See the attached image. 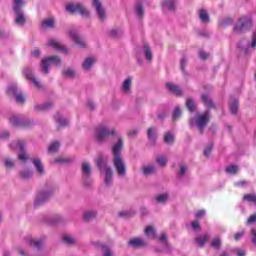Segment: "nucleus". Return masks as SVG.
<instances>
[{
    "label": "nucleus",
    "mask_w": 256,
    "mask_h": 256,
    "mask_svg": "<svg viewBox=\"0 0 256 256\" xmlns=\"http://www.w3.org/2000/svg\"><path fill=\"white\" fill-rule=\"evenodd\" d=\"M123 150V138L119 137L116 144L112 146L113 165L120 177H125L127 168L125 167V161L121 156Z\"/></svg>",
    "instance_id": "f257e3e1"
},
{
    "label": "nucleus",
    "mask_w": 256,
    "mask_h": 256,
    "mask_svg": "<svg viewBox=\"0 0 256 256\" xmlns=\"http://www.w3.org/2000/svg\"><path fill=\"white\" fill-rule=\"evenodd\" d=\"M96 165L105 173L104 183L105 185H111L113 183V170L107 166V158L103 157V155L98 156L96 159Z\"/></svg>",
    "instance_id": "f03ea898"
},
{
    "label": "nucleus",
    "mask_w": 256,
    "mask_h": 256,
    "mask_svg": "<svg viewBox=\"0 0 256 256\" xmlns=\"http://www.w3.org/2000/svg\"><path fill=\"white\" fill-rule=\"evenodd\" d=\"M211 119V112L209 109H207L204 113L202 114H197L195 118L190 119V125L196 126L200 133H203V129L207 127V123H209V120Z\"/></svg>",
    "instance_id": "7ed1b4c3"
},
{
    "label": "nucleus",
    "mask_w": 256,
    "mask_h": 256,
    "mask_svg": "<svg viewBox=\"0 0 256 256\" xmlns=\"http://www.w3.org/2000/svg\"><path fill=\"white\" fill-rule=\"evenodd\" d=\"M251 27H253V19H251V16H241L234 26V33H237L238 35L246 33Z\"/></svg>",
    "instance_id": "20e7f679"
},
{
    "label": "nucleus",
    "mask_w": 256,
    "mask_h": 256,
    "mask_svg": "<svg viewBox=\"0 0 256 256\" xmlns=\"http://www.w3.org/2000/svg\"><path fill=\"white\" fill-rule=\"evenodd\" d=\"M23 5H25V2L23 0H14L13 9L16 15V25H25V22L27 21L25 19V14H23V10H21V7H23Z\"/></svg>",
    "instance_id": "39448f33"
},
{
    "label": "nucleus",
    "mask_w": 256,
    "mask_h": 256,
    "mask_svg": "<svg viewBox=\"0 0 256 256\" xmlns=\"http://www.w3.org/2000/svg\"><path fill=\"white\" fill-rule=\"evenodd\" d=\"M111 135H115V130H109L106 126L100 125L96 128L95 138L99 143H103V141H107L108 137Z\"/></svg>",
    "instance_id": "423d86ee"
},
{
    "label": "nucleus",
    "mask_w": 256,
    "mask_h": 256,
    "mask_svg": "<svg viewBox=\"0 0 256 256\" xmlns=\"http://www.w3.org/2000/svg\"><path fill=\"white\" fill-rule=\"evenodd\" d=\"M51 63H54V65L59 66L61 65V58L57 56H49L43 58L41 61V67L42 73H44V75H47V73H49V67H51Z\"/></svg>",
    "instance_id": "0eeeda50"
},
{
    "label": "nucleus",
    "mask_w": 256,
    "mask_h": 256,
    "mask_svg": "<svg viewBox=\"0 0 256 256\" xmlns=\"http://www.w3.org/2000/svg\"><path fill=\"white\" fill-rule=\"evenodd\" d=\"M66 11L69 13H79L82 17H89V10L81 3H69L66 5Z\"/></svg>",
    "instance_id": "6e6552de"
},
{
    "label": "nucleus",
    "mask_w": 256,
    "mask_h": 256,
    "mask_svg": "<svg viewBox=\"0 0 256 256\" xmlns=\"http://www.w3.org/2000/svg\"><path fill=\"white\" fill-rule=\"evenodd\" d=\"M11 149L15 151H20L21 153L18 155V159L20 161H27V152H25V141H16L10 144Z\"/></svg>",
    "instance_id": "1a4fd4ad"
},
{
    "label": "nucleus",
    "mask_w": 256,
    "mask_h": 256,
    "mask_svg": "<svg viewBox=\"0 0 256 256\" xmlns=\"http://www.w3.org/2000/svg\"><path fill=\"white\" fill-rule=\"evenodd\" d=\"M10 123L14 127H29V125H31V122L21 115L11 116Z\"/></svg>",
    "instance_id": "9d476101"
},
{
    "label": "nucleus",
    "mask_w": 256,
    "mask_h": 256,
    "mask_svg": "<svg viewBox=\"0 0 256 256\" xmlns=\"http://www.w3.org/2000/svg\"><path fill=\"white\" fill-rule=\"evenodd\" d=\"M8 95H14L16 103H25V96L17 91V85L12 84L7 89Z\"/></svg>",
    "instance_id": "9b49d317"
},
{
    "label": "nucleus",
    "mask_w": 256,
    "mask_h": 256,
    "mask_svg": "<svg viewBox=\"0 0 256 256\" xmlns=\"http://www.w3.org/2000/svg\"><path fill=\"white\" fill-rule=\"evenodd\" d=\"M82 175L84 179V184L91 185V180H89V177H91V166L87 162H84L82 164Z\"/></svg>",
    "instance_id": "f8f14e48"
},
{
    "label": "nucleus",
    "mask_w": 256,
    "mask_h": 256,
    "mask_svg": "<svg viewBox=\"0 0 256 256\" xmlns=\"http://www.w3.org/2000/svg\"><path fill=\"white\" fill-rule=\"evenodd\" d=\"M23 74L28 79V81H32L33 85L37 87V89H41L42 85L35 77H33V72L31 68H24Z\"/></svg>",
    "instance_id": "ddd939ff"
},
{
    "label": "nucleus",
    "mask_w": 256,
    "mask_h": 256,
    "mask_svg": "<svg viewBox=\"0 0 256 256\" xmlns=\"http://www.w3.org/2000/svg\"><path fill=\"white\" fill-rule=\"evenodd\" d=\"M92 5L94 7V9L96 10V13L99 17V19H101V21H103L105 19V8H103V4H101L100 0H92Z\"/></svg>",
    "instance_id": "4468645a"
},
{
    "label": "nucleus",
    "mask_w": 256,
    "mask_h": 256,
    "mask_svg": "<svg viewBox=\"0 0 256 256\" xmlns=\"http://www.w3.org/2000/svg\"><path fill=\"white\" fill-rule=\"evenodd\" d=\"M69 35L71 39H73V41L76 43V45H78V47H87V42H85V40L82 37H80L79 34H77L76 30H71Z\"/></svg>",
    "instance_id": "2eb2a0df"
},
{
    "label": "nucleus",
    "mask_w": 256,
    "mask_h": 256,
    "mask_svg": "<svg viewBox=\"0 0 256 256\" xmlns=\"http://www.w3.org/2000/svg\"><path fill=\"white\" fill-rule=\"evenodd\" d=\"M48 46L52 47L53 49H56L57 51H62L63 53H67V49L63 47V44H61V42L55 39L48 40Z\"/></svg>",
    "instance_id": "dca6fc26"
},
{
    "label": "nucleus",
    "mask_w": 256,
    "mask_h": 256,
    "mask_svg": "<svg viewBox=\"0 0 256 256\" xmlns=\"http://www.w3.org/2000/svg\"><path fill=\"white\" fill-rule=\"evenodd\" d=\"M51 197V192H42L37 195L35 200V205H41V203H45V201H49Z\"/></svg>",
    "instance_id": "f3484780"
},
{
    "label": "nucleus",
    "mask_w": 256,
    "mask_h": 256,
    "mask_svg": "<svg viewBox=\"0 0 256 256\" xmlns=\"http://www.w3.org/2000/svg\"><path fill=\"white\" fill-rule=\"evenodd\" d=\"M166 87L168 91H170V93H173V95H176V97H181L183 95V91H181V88L173 83H167Z\"/></svg>",
    "instance_id": "a211bd4d"
},
{
    "label": "nucleus",
    "mask_w": 256,
    "mask_h": 256,
    "mask_svg": "<svg viewBox=\"0 0 256 256\" xmlns=\"http://www.w3.org/2000/svg\"><path fill=\"white\" fill-rule=\"evenodd\" d=\"M177 7L176 0H164L162 2V8L164 11H173Z\"/></svg>",
    "instance_id": "6ab92c4d"
},
{
    "label": "nucleus",
    "mask_w": 256,
    "mask_h": 256,
    "mask_svg": "<svg viewBox=\"0 0 256 256\" xmlns=\"http://www.w3.org/2000/svg\"><path fill=\"white\" fill-rule=\"evenodd\" d=\"M96 61L97 60L93 57L86 58L82 63V69L84 71H89L93 67V65H95Z\"/></svg>",
    "instance_id": "aec40b11"
},
{
    "label": "nucleus",
    "mask_w": 256,
    "mask_h": 256,
    "mask_svg": "<svg viewBox=\"0 0 256 256\" xmlns=\"http://www.w3.org/2000/svg\"><path fill=\"white\" fill-rule=\"evenodd\" d=\"M142 51H143L147 61H152L153 52L151 51V47H149V44L144 43L143 46H142Z\"/></svg>",
    "instance_id": "412c9836"
},
{
    "label": "nucleus",
    "mask_w": 256,
    "mask_h": 256,
    "mask_svg": "<svg viewBox=\"0 0 256 256\" xmlns=\"http://www.w3.org/2000/svg\"><path fill=\"white\" fill-rule=\"evenodd\" d=\"M32 163L34 164V167L36 168V170L40 175H43L45 173V169L43 168V163L41 162V159L34 158L32 160Z\"/></svg>",
    "instance_id": "4be33fe9"
},
{
    "label": "nucleus",
    "mask_w": 256,
    "mask_h": 256,
    "mask_svg": "<svg viewBox=\"0 0 256 256\" xmlns=\"http://www.w3.org/2000/svg\"><path fill=\"white\" fill-rule=\"evenodd\" d=\"M54 118L59 127H67L69 125V120L63 118L61 114H56Z\"/></svg>",
    "instance_id": "5701e85b"
},
{
    "label": "nucleus",
    "mask_w": 256,
    "mask_h": 256,
    "mask_svg": "<svg viewBox=\"0 0 256 256\" xmlns=\"http://www.w3.org/2000/svg\"><path fill=\"white\" fill-rule=\"evenodd\" d=\"M142 171L144 175L149 176L157 173V168H155V165H147L142 168Z\"/></svg>",
    "instance_id": "b1692460"
},
{
    "label": "nucleus",
    "mask_w": 256,
    "mask_h": 256,
    "mask_svg": "<svg viewBox=\"0 0 256 256\" xmlns=\"http://www.w3.org/2000/svg\"><path fill=\"white\" fill-rule=\"evenodd\" d=\"M147 137L150 143H155V141H157V130L155 128H149Z\"/></svg>",
    "instance_id": "393cba45"
},
{
    "label": "nucleus",
    "mask_w": 256,
    "mask_h": 256,
    "mask_svg": "<svg viewBox=\"0 0 256 256\" xmlns=\"http://www.w3.org/2000/svg\"><path fill=\"white\" fill-rule=\"evenodd\" d=\"M131 77H128L124 80L123 84H122V91L124 93H131Z\"/></svg>",
    "instance_id": "a878e982"
},
{
    "label": "nucleus",
    "mask_w": 256,
    "mask_h": 256,
    "mask_svg": "<svg viewBox=\"0 0 256 256\" xmlns=\"http://www.w3.org/2000/svg\"><path fill=\"white\" fill-rule=\"evenodd\" d=\"M128 245H130L131 247H144L145 241L140 238H133L129 241Z\"/></svg>",
    "instance_id": "bb28decb"
},
{
    "label": "nucleus",
    "mask_w": 256,
    "mask_h": 256,
    "mask_svg": "<svg viewBox=\"0 0 256 256\" xmlns=\"http://www.w3.org/2000/svg\"><path fill=\"white\" fill-rule=\"evenodd\" d=\"M209 240V234H204L200 237L195 238V242L199 245V247H204L205 243Z\"/></svg>",
    "instance_id": "cd10ccee"
},
{
    "label": "nucleus",
    "mask_w": 256,
    "mask_h": 256,
    "mask_svg": "<svg viewBox=\"0 0 256 256\" xmlns=\"http://www.w3.org/2000/svg\"><path fill=\"white\" fill-rule=\"evenodd\" d=\"M27 244L30 245V247H35V249H41V247H43V241L41 240L28 239Z\"/></svg>",
    "instance_id": "c85d7f7f"
},
{
    "label": "nucleus",
    "mask_w": 256,
    "mask_h": 256,
    "mask_svg": "<svg viewBox=\"0 0 256 256\" xmlns=\"http://www.w3.org/2000/svg\"><path fill=\"white\" fill-rule=\"evenodd\" d=\"M175 141V135L171 132H167L165 135H164V142L167 144V145H173Z\"/></svg>",
    "instance_id": "c756f323"
},
{
    "label": "nucleus",
    "mask_w": 256,
    "mask_h": 256,
    "mask_svg": "<svg viewBox=\"0 0 256 256\" xmlns=\"http://www.w3.org/2000/svg\"><path fill=\"white\" fill-rule=\"evenodd\" d=\"M230 111L233 115L237 114V110L239 109V101L232 100L229 102Z\"/></svg>",
    "instance_id": "7c9ffc66"
},
{
    "label": "nucleus",
    "mask_w": 256,
    "mask_h": 256,
    "mask_svg": "<svg viewBox=\"0 0 256 256\" xmlns=\"http://www.w3.org/2000/svg\"><path fill=\"white\" fill-rule=\"evenodd\" d=\"M53 107V103L39 104L35 106V111H47Z\"/></svg>",
    "instance_id": "2f4dec72"
},
{
    "label": "nucleus",
    "mask_w": 256,
    "mask_h": 256,
    "mask_svg": "<svg viewBox=\"0 0 256 256\" xmlns=\"http://www.w3.org/2000/svg\"><path fill=\"white\" fill-rule=\"evenodd\" d=\"M145 235L148 237V239H155L157 235L155 234V229H153L151 226H147L145 229Z\"/></svg>",
    "instance_id": "473e14b6"
},
{
    "label": "nucleus",
    "mask_w": 256,
    "mask_h": 256,
    "mask_svg": "<svg viewBox=\"0 0 256 256\" xmlns=\"http://www.w3.org/2000/svg\"><path fill=\"white\" fill-rule=\"evenodd\" d=\"M54 25H55V20H53L52 18L46 19L42 22L43 29H51L54 27Z\"/></svg>",
    "instance_id": "72a5a7b5"
},
{
    "label": "nucleus",
    "mask_w": 256,
    "mask_h": 256,
    "mask_svg": "<svg viewBox=\"0 0 256 256\" xmlns=\"http://www.w3.org/2000/svg\"><path fill=\"white\" fill-rule=\"evenodd\" d=\"M97 217V213L95 211H87L83 215L84 221H91Z\"/></svg>",
    "instance_id": "f704fd0d"
},
{
    "label": "nucleus",
    "mask_w": 256,
    "mask_h": 256,
    "mask_svg": "<svg viewBox=\"0 0 256 256\" xmlns=\"http://www.w3.org/2000/svg\"><path fill=\"white\" fill-rule=\"evenodd\" d=\"M63 77H66V79H73L76 75L75 70L68 68L62 72Z\"/></svg>",
    "instance_id": "c9c22d12"
},
{
    "label": "nucleus",
    "mask_w": 256,
    "mask_h": 256,
    "mask_svg": "<svg viewBox=\"0 0 256 256\" xmlns=\"http://www.w3.org/2000/svg\"><path fill=\"white\" fill-rule=\"evenodd\" d=\"M199 18L202 23H209V13H207L205 10L199 11Z\"/></svg>",
    "instance_id": "e433bc0d"
},
{
    "label": "nucleus",
    "mask_w": 256,
    "mask_h": 256,
    "mask_svg": "<svg viewBox=\"0 0 256 256\" xmlns=\"http://www.w3.org/2000/svg\"><path fill=\"white\" fill-rule=\"evenodd\" d=\"M202 101H203L204 105H206V107H208V109H211V107H214L213 101L211 100V98H209V96H207V94L202 95Z\"/></svg>",
    "instance_id": "4c0bfd02"
},
{
    "label": "nucleus",
    "mask_w": 256,
    "mask_h": 256,
    "mask_svg": "<svg viewBox=\"0 0 256 256\" xmlns=\"http://www.w3.org/2000/svg\"><path fill=\"white\" fill-rule=\"evenodd\" d=\"M211 247H213V249L219 250L221 249V238L220 237H215L212 241H211Z\"/></svg>",
    "instance_id": "58836bf2"
},
{
    "label": "nucleus",
    "mask_w": 256,
    "mask_h": 256,
    "mask_svg": "<svg viewBox=\"0 0 256 256\" xmlns=\"http://www.w3.org/2000/svg\"><path fill=\"white\" fill-rule=\"evenodd\" d=\"M59 147H60L59 142H53L48 147V153H50V154L57 153V151H59Z\"/></svg>",
    "instance_id": "ea45409f"
},
{
    "label": "nucleus",
    "mask_w": 256,
    "mask_h": 256,
    "mask_svg": "<svg viewBox=\"0 0 256 256\" xmlns=\"http://www.w3.org/2000/svg\"><path fill=\"white\" fill-rule=\"evenodd\" d=\"M20 177H21V179H31V177H33V172L24 170V171L20 172Z\"/></svg>",
    "instance_id": "a19ab883"
},
{
    "label": "nucleus",
    "mask_w": 256,
    "mask_h": 256,
    "mask_svg": "<svg viewBox=\"0 0 256 256\" xmlns=\"http://www.w3.org/2000/svg\"><path fill=\"white\" fill-rule=\"evenodd\" d=\"M186 107L191 112L195 111V102L191 98H188L186 101Z\"/></svg>",
    "instance_id": "79ce46f5"
},
{
    "label": "nucleus",
    "mask_w": 256,
    "mask_h": 256,
    "mask_svg": "<svg viewBox=\"0 0 256 256\" xmlns=\"http://www.w3.org/2000/svg\"><path fill=\"white\" fill-rule=\"evenodd\" d=\"M63 241L67 245H73V243L76 242V240L73 238V236H70V235H64L63 236Z\"/></svg>",
    "instance_id": "37998d69"
},
{
    "label": "nucleus",
    "mask_w": 256,
    "mask_h": 256,
    "mask_svg": "<svg viewBox=\"0 0 256 256\" xmlns=\"http://www.w3.org/2000/svg\"><path fill=\"white\" fill-rule=\"evenodd\" d=\"M239 171V168L236 165H231L226 168V173L230 175H235Z\"/></svg>",
    "instance_id": "c03bdc74"
},
{
    "label": "nucleus",
    "mask_w": 256,
    "mask_h": 256,
    "mask_svg": "<svg viewBox=\"0 0 256 256\" xmlns=\"http://www.w3.org/2000/svg\"><path fill=\"white\" fill-rule=\"evenodd\" d=\"M244 201H248L249 203H255L256 205V196L253 194H246L243 197Z\"/></svg>",
    "instance_id": "a18cd8bd"
},
{
    "label": "nucleus",
    "mask_w": 256,
    "mask_h": 256,
    "mask_svg": "<svg viewBox=\"0 0 256 256\" xmlns=\"http://www.w3.org/2000/svg\"><path fill=\"white\" fill-rule=\"evenodd\" d=\"M156 162L158 163V165H160V167H165V165H167V157L160 156L156 159Z\"/></svg>",
    "instance_id": "49530a36"
},
{
    "label": "nucleus",
    "mask_w": 256,
    "mask_h": 256,
    "mask_svg": "<svg viewBox=\"0 0 256 256\" xmlns=\"http://www.w3.org/2000/svg\"><path fill=\"white\" fill-rule=\"evenodd\" d=\"M135 12L139 19H141L143 17V6L141 4H137L135 7Z\"/></svg>",
    "instance_id": "de8ad7c7"
},
{
    "label": "nucleus",
    "mask_w": 256,
    "mask_h": 256,
    "mask_svg": "<svg viewBox=\"0 0 256 256\" xmlns=\"http://www.w3.org/2000/svg\"><path fill=\"white\" fill-rule=\"evenodd\" d=\"M167 199H169V196H167V194H161L156 197L157 203H165Z\"/></svg>",
    "instance_id": "09e8293b"
},
{
    "label": "nucleus",
    "mask_w": 256,
    "mask_h": 256,
    "mask_svg": "<svg viewBox=\"0 0 256 256\" xmlns=\"http://www.w3.org/2000/svg\"><path fill=\"white\" fill-rule=\"evenodd\" d=\"M121 35H123V32L119 29H113L110 31L111 37H121Z\"/></svg>",
    "instance_id": "8fccbe9b"
},
{
    "label": "nucleus",
    "mask_w": 256,
    "mask_h": 256,
    "mask_svg": "<svg viewBox=\"0 0 256 256\" xmlns=\"http://www.w3.org/2000/svg\"><path fill=\"white\" fill-rule=\"evenodd\" d=\"M4 165L7 169H11L12 167H14L15 163L11 159L6 158L4 161Z\"/></svg>",
    "instance_id": "3c124183"
},
{
    "label": "nucleus",
    "mask_w": 256,
    "mask_h": 256,
    "mask_svg": "<svg viewBox=\"0 0 256 256\" xmlns=\"http://www.w3.org/2000/svg\"><path fill=\"white\" fill-rule=\"evenodd\" d=\"M181 117V109L179 107H176L173 112V119L176 121V119H179Z\"/></svg>",
    "instance_id": "603ef678"
},
{
    "label": "nucleus",
    "mask_w": 256,
    "mask_h": 256,
    "mask_svg": "<svg viewBox=\"0 0 256 256\" xmlns=\"http://www.w3.org/2000/svg\"><path fill=\"white\" fill-rule=\"evenodd\" d=\"M191 227L193 231H199V229H201V225L199 224V221L191 222Z\"/></svg>",
    "instance_id": "864d4df0"
},
{
    "label": "nucleus",
    "mask_w": 256,
    "mask_h": 256,
    "mask_svg": "<svg viewBox=\"0 0 256 256\" xmlns=\"http://www.w3.org/2000/svg\"><path fill=\"white\" fill-rule=\"evenodd\" d=\"M187 173V166L185 164L180 165L179 175L183 177Z\"/></svg>",
    "instance_id": "5fc2aeb1"
},
{
    "label": "nucleus",
    "mask_w": 256,
    "mask_h": 256,
    "mask_svg": "<svg viewBox=\"0 0 256 256\" xmlns=\"http://www.w3.org/2000/svg\"><path fill=\"white\" fill-rule=\"evenodd\" d=\"M205 210H198L196 213H195V217L197 219H203V217H205Z\"/></svg>",
    "instance_id": "6e6d98bb"
},
{
    "label": "nucleus",
    "mask_w": 256,
    "mask_h": 256,
    "mask_svg": "<svg viewBox=\"0 0 256 256\" xmlns=\"http://www.w3.org/2000/svg\"><path fill=\"white\" fill-rule=\"evenodd\" d=\"M243 235H245V230H242L241 232L236 233L234 235L235 241H239V239H241V237H243Z\"/></svg>",
    "instance_id": "4d7b16f0"
},
{
    "label": "nucleus",
    "mask_w": 256,
    "mask_h": 256,
    "mask_svg": "<svg viewBox=\"0 0 256 256\" xmlns=\"http://www.w3.org/2000/svg\"><path fill=\"white\" fill-rule=\"evenodd\" d=\"M253 223H256V214L251 215V216L248 218V220H247V224H248V225H251V224H253Z\"/></svg>",
    "instance_id": "13d9d810"
},
{
    "label": "nucleus",
    "mask_w": 256,
    "mask_h": 256,
    "mask_svg": "<svg viewBox=\"0 0 256 256\" xmlns=\"http://www.w3.org/2000/svg\"><path fill=\"white\" fill-rule=\"evenodd\" d=\"M251 235H252L251 241H252L253 245L256 246V229L251 230Z\"/></svg>",
    "instance_id": "bf43d9fd"
},
{
    "label": "nucleus",
    "mask_w": 256,
    "mask_h": 256,
    "mask_svg": "<svg viewBox=\"0 0 256 256\" xmlns=\"http://www.w3.org/2000/svg\"><path fill=\"white\" fill-rule=\"evenodd\" d=\"M199 57H200V59H203L205 61V59L209 58V54H207V52H205V51H200Z\"/></svg>",
    "instance_id": "052dcab7"
},
{
    "label": "nucleus",
    "mask_w": 256,
    "mask_h": 256,
    "mask_svg": "<svg viewBox=\"0 0 256 256\" xmlns=\"http://www.w3.org/2000/svg\"><path fill=\"white\" fill-rule=\"evenodd\" d=\"M231 23H233V19L228 18V19H225L224 21H222V22L220 23V25H221V27H225V25H229V24H231Z\"/></svg>",
    "instance_id": "680f3d73"
},
{
    "label": "nucleus",
    "mask_w": 256,
    "mask_h": 256,
    "mask_svg": "<svg viewBox=\"0 0 256 256\" xmlns=\"http://www.w3.org/2000/svg\"><path fill=\"white\" fill-rule=\"evenodd\" d=\"M102 251H104V256H112L111 250L107 246H102Z\"/></svg>",
    "instance_id": "e2e57ef3"
},
{
    "label": "nucleus",
    "mask_w": 256,
    "mask_h": 256,
    "mask_svg": "<svg viewBox=\"0 0 256 256\" xmlns=\"http://www.w3.org/2000/svg\"><path fill=\"white\" fill-rule=\"evenodd\" d=\"M211 149H213V144L204 150L205 157H209V155H211Z\"/></svg>",
    "instance_id": "0e129e2a"
},
{
    "label": "nucleus",
    "mask_w": 256,
    "mask_h": 256,
    "mask_svg": "<svg viewBox=\"0 0 256 256\" xmlns=\"http://www.w3.org/2000/svg\"><path fill=\"white\" fill-rule=\"evenodd\" d=\"M185 65H187V58H182L180 61V67L182 69V71H185Z\"/></svg>",
    "instance_id": "69168bd1"
},
{
    "label": "nucleus",
    "mask_w": 256,
    "mask_h": 256,
    "mask_svg": "<svg viewBox=\"0 0 256 256\" xmlns=\"http://www.w3.org/2000/svg\"><path fill=\"white\" fill-rule=\"evenodd\" d=\"M137 133H139V130L137 129H134V130H131L128 135L129 137H135V135H137Z\"/></svg>",
    "instance_id": "338daca9"
},
{
    "label": "nucleus",
    "mask_w": 256,
    "mask_h": 256,
    "mask_svg": "<svg viewBox=\"0 0 256 256\" xmlns=\"http://www.w3.org/2000/svg\"><path fill=\"white\" fill-rule=\"evenodd\" d=\"M251 47H256V32L253 34Z\"/></svg>",
    "instance_id": "774afa93"
}]
</instances>
